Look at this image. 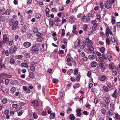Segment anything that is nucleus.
Wrapping results in <instances>:
<instances>
[{
    "instance_id": "obj_1",
    "label": "nucleus",
    "mask_w": 120,
    "mask_h": 120,
    "mask_svg": "<svg viewBox=\"0 0 120 120\" xmlns=\"http://www.w3.org/2000/svg\"><path fill=\"white\" fill-rule=\"evenodd\" d=\"M18 23V21H15L14 19L12 18H11L9 21V24L10 26H12L11 29L14 31L15 30L17 29Z\"/></svg>"
},
{
    "instance_id": "obj_2",
    "label": "nucleus",
    "mask_w": 120,
    "mask_h": 120,
    "mask_svg": "<svg viewBox=\"0 0 120 120\" xmlns=\"http://www.w3.org/2000/svg\"><path fill=\"white\" fill-rule=\"evenodd\" d=\"M31 50L32 53L35 55L38 53L39 49L38 48H37L35 45H33L32 47Z\"/></svg>"
},
{
    "instance_id": "obj_3",
    "label": "nucleus",
    "mask_w": 120,
    "mask_h": 120,
    "mask_svg": "<svg viewBox=\"0 0 120 120\" xmlns=\"http://www.w3.org/2000/svg\"><path fill=\"white\" fill-rule=\"evenodd\" d=\"M3 42L4 43H6L7 45L9 43V39L6 34L3 35Z\"/></svg>"
},
{
    "instance_id": "obj_4",
    "label": "nucleus",
    "mask_w": 120,
    "mask_h": 120,
    "mask_svg": "<svg viewBox=\"0 0 120 120\" xmlns=\"http://www.w3.org/2000/svg\"><path fill=\"white\" fill-rule=\"evenodd\" d=\"M99 67L101 68V70L102 71H104L108 67L107 64L105 63H103L100 62L99 63Z\"/></svg>"
},
{
    "instance_id": "obj_5",
    "label": "nucleus",
    "mask_w": 120,
    "mask_h": 120,
    "mask_svg": "<svg viewBox=\"0 0 120 120\" xmlns=\"http://www.w3.org/2000/svg\"><path fill=\"white\" fill-rule=\"evenodd\" d=\"M85 41L87 47H90L92 46L93 44L92 42L87 37L86 38Z\"/></svg>"
},
{
    "instance_id": "obj_6",
    "label": "nucleus",
    "mask_w": 120,
    "mask_h": 120,
    "mask_svg": "<svg viewBox=\"0 0 120 120\" xmlns=\"http://www.w3.org/2000/svg\"><path fill=\"white\" fill-rule=\"evenodd\" d=\"M17 50L16 47L14 45H13L11 47L9 50V53L10 54H12L16 51Z\"/></svg>"
},
{
    "instance_id": "obj_7",
    "label": "nucleus",
    "mask_w": 120,
    "mask_h": 120,
    "mask_svg": "<svg viewBox=\"0 0 120 120\" xmlns=\"http://www.w3.org/2000/svg\"><path fill=\"white\" fill-rule=\"evenodd\" d=\"M107 2L105 4V7L107 9H110L111 8L112 6L111 2L110 0L108 1L107 0Z\"/></svg>"
},
{
    "instance_id": "obj_8",
    "label": "nucleus",
    "mask_w": 120,
    "mask_h": 120,
    "mask_svg": "<svg viewBox=\"0 0 120 120\" xmlns=\"http://www.w3.org/2000/svg\"><path fill=\"white\" fill-rule=\"evenodd\" d=\"M102 99L104 102L107 105H108L110 102L109 98L106 97H102Z\"/></svg>"
},
{
    "instance_id": "obj_9",
    "label": "nucleus",
    "mask_w": 120,
    "mask_h": 120,
    "mask_svg": "<svg viewBox=\"0 0 120 120\" xmlns=\"http://www.w3.org/2000/svg\"><path fill=\"white\" fill-rule=\"evenodd\" d=\"M8 74L6 73H1L0 75V78L1 79H4L8 77Z\"/></svg>"
},
{
    "instance_id": "obj_10",
    "label": "nucleus",
    "mask_w": 120,
    "mask_h": 120,
    "mask_svg": "<svg viewBox=\"0 0 120 120\" xmlns=\"http://www.w3.org/2000/svg\"><path fill=\"white\" fill-rule=\"evenodd\" d=\"M23 45L24 47L28 48L31 46V43L29 42L26 41L24 42Z\"/></svg>"
},
{
    "instance_id": "obj_11",
    "label": "nucleus",
    "mask_w": 120,
    "mask_h": 120,
    "mask_svg": "<svg viewBox=\"0 0 120 120\" xmlns=\"http://www.w3.org/2000/svg\"><path fill=\"white\" fill-rule=\"evenodd\" d=\"M23 89L25 91L26 93H28L30 92V90L28 87L25 86H23L22 87Z\"/></svg>"
},
{
    "instance_id": "obj_12",
    "label": "nucleus",
    "mask_w": 120,
    "mask_h": 120,
    "mask_svg": "<svg viewBox=\"0 0 120 120\" xmlns=\"http://www.w3.org/2000/svg\"><path fill=\"white\" fill-rule=\"evenodd\" d=\"M76 111L77 113L76 115L77 116L79 117H80L81 116L82 110L81 109H77L76 110Z\"/></svg>"
},
{
    "instance_id": "obj_13",
    "label": "nucleus",
    "mask_w": 120,
    "mask_h": 120,
    "mask_svg": "<svg viewBox=\"0 0 120 120\" xmlns=\"http://www.w3.org/2000/svg\"><path fill=\"white\" fill-rule=\"evenodd\" d=\"M118 94L117 90L116 89H115L112 95V97L114 98H116L117 97Z\"/></svg>"
},
{
    "instance_id": "obj_14",
    "label": "nucleus",
    "mask_w": 120,
    "mask_h": 120,
    "mask_svg": "<svg viewBox=\"0 0 120 120\" xmlns=\"http://www.w3.org/2000/svg\"><path fill=\"white\" fill-rule=\"evenodd\" d=\"M99 80L101 81H104L106 79V76L105 75H103L99 77Z\"/></svg>"
},
{
    "instance_id": "obj_15",
    "label": "nucleus",
    "mask_w": 120,
    "mask_h": 120,
    "mask_svg": "<svg viewBox=\"0 0 120 120\" xmlns=\"http://www.w3.org/2000/svg\"><path fill=\"white\" fill-rule=\"evenodd\" d=\"M111 40L112 42L114 43L115 42L116 44L117 45H118V42L116 40H115V39L114 36H112L111 37Z\"/></svg>"
},
{
    "instance_id": "obj_16",
    "label": "nucleus",
    "mask_w": 120,
    "mask_h": 120,
    "mask_svg": "<svg viewBox=\"0 0 120 120\" xmlns=\"http://www.w3.org/2000/svg\"><path fill=\"white\" fill-rule=\"evenodd\" d=\"M29 77L31 79H33L35 77V76L34 73L31 71L29 72Z\"/></svg>"
},
{
    "instance_id": "obj_17",
    "label": "nucleus",
    "mask_w": 120,
    "mask_h": 120,
    "mask_svg": "<svg viewBox=\"0 0 120 120\" xmlns=\"http://www.w3.org/2000/svg\"><path fill=\"white\" fill-rule=\"evenodd\" d=\"M68 118L69 119L71 120H74L75 119V117L73 114H71L70 115Z\"/></svg>"
},
{
    "instance_id": "obj_18",
    "label": "nucleus",
    "mask_w": 120,
    "mask_h": 120,
    "mask_svg": "<svg viewBox=\"0 0 120 120\" xmlns=\"http://www.w3.org/2000/svg\"><path fill=\"white\" fill-rule=\"evenodd\" d=\"M110 30L109 29L108 27H107L106 28L105 35L107 37L109 36V33Z\"/></svg>"
},
{
    "instance_id": "obj_19",
    "label": "nucleus",
    "mask_w": 120,
    "mask_h": 120,
    "mask_svg": "<svg viewBox=\"0 0 120 120\" xmlns=\"http://www.w3.org/2000/svg\"><path fill=\"white\" fill-rule=\"evenodd\" d=\"M97 66V63L95 61H93L91 64V66L92 67H96Z\"/></svg>"
},
{
    "instance_id": "obj_20",
    "label": "nucleus",
    "mask_w": 120,
    "mask_h": 120,
    "mask_svg": "<svg viewBox=\"0 0 120 120\" xmlns=\"http://www.w3.org/2000/svg\"><path fill=\"white\" fill-rule=\"evenodd\" d=\"M31 103L35 106H37L39 104L38 102L36 100L33 101L32 102H31Z\"/></svg>"
},
{
    "instance_id": "obj_21",
    "label": "nucleus",
    "mask_w": 120,
    "mask_h": 120,
    "mask_svg": "<svg viewBox=\"0 0 120 120\" xmlns=\"http://www.w3.org/2000/svg\"><path fill=\"white\" fill-rule=\"evenodd\" d=\"M21 65L22 67H25L27 68L28 67V64L24 63H21Z\"/></svg>"
},
{
    "instance_id": "obj_22",
    "label": "nucleus",
    "mask_w": 120,
    "mask_h": 120,
    "mask_svg": "<svg viewBox=\"0 0 120 120\" xmlns=\"http://www.w3.org/2000/svg\"><path fill=\"white\" fill-rule=\"evenodd\" d=\"M74 74L75 75H78L79 73L78 71V69L77 68H74Z\"/></svg>"
},
{
    "instance_id": "obj_23",
    "label": "nucleus",
    "mask_w": 120,
    "mask_h": 120,
    "mask_svg": "<svg viewBox=\"0 0 120 120\" xmlns=\"http://www.w3.org/2000/svg\"><path fill=\"white\" fill-rule=\"evenodd\" d=\"M80 85L79 83L75 84L74 86H73V87L75 89L77 88L80 87Z\"/></svg>"
},
{
    "instance_id": "obj_24",
    "label": "nucleus",
    "mask_w": 120,
    "mask_h": 120,
    "mask_svg": "<svg viewBox=\"0 0 120 120\" xmlns=\"http://www.w3.org/2000/svg\"><path fill=\"white\" fill-rule=\"evenodd\" d=\"M5 16H4L1 15L0 17V20L2 22L5 21Z\"/></svg>"
},
{
    "instance_id": "obj_25",
    "label": "nucleus",
    "mask_w": 120,
    "mask_h": 120,
    "mask_svg": "<svg viewBox=\"0 0 120 120\" xmlns=\"http://www.w3.org/2000/svg\"><path fill=\"white\" fill-rule=\"evenodd\" d=\"M88 47H89V48L87 49V50L88 52L92 51H93L94 50L93 47L92 46Z\"/></svg>"
},
{
    "instance_id": "obj_26",
    "label": "nucleus",
    "mask_w": 120,
    "mask_h": 120,
    "mask_svg": "<svg viewBox=\"0 0 120 120\" xmlns=\"http://www.w3.org/2000/svg\"><path fill=\"white\" fill-rule=\"evenodd\" d=\"M44 38L41 37L38 38H37V40L39 42H41L44 40Z\"/></svg>"
},
{
    "instance_id": "obj_27",
    "label": "nucleus",
    "mask_w": 120,
    "mask_h": 120,
    "mask_svg": "<svg viewBox=\"0 0 120 120\" xmlns=\"http://www.w3.org/2000/svg\"><path fill=\"white\" fill-rule=\"evenodd\" d=\"M103 90L106 92H108L109 91L108 88L105 86H103Z\"/></svg>"
},
{
    "instance_id": "obj_28",
    "label": "nucleus",
    "mask_w": 120,
    "mask_h": 120,
    "mask_svg": "<svg viewBox=\"0 0 120 120\" xmlns=\"http://www.w3.org/2000/svg\"><path fill=\"white\" fill-rule=\"evenodd\" d=\"M96 60L97 61H98L102 62L103 61V59L102 57H99L98 58H97Z\"/></svg>"
},
{
    "instance_id": "obj_29",
    "label": "nucleus",
    "mask_w": 120,
    "mask_h": 120,
    "mask_svg": "<svg viewBox=\"0 0 120 120\" xmlns=\"http://www.w3.org/2000/svg\"><path fill=\"white\" fill-rule=\"evenodd\" d=\"M27 27L26 25L23 26L22 28V31L23 32H25L26 30Z\"/></svg>"
},
{
    "instance_id": "obj_30",
    "label": "nucleus",
    "mask_w": 120,
    "mask_h": 120,
    "mask_svg": "<svg viewBox=\"0 0 120 120\" xmlns=\"http://www.w3.org/2000/svg\"><path fill=\"white\" fill-rule=\"evenodd\" d=\"M26 103L23 102H20L19 103V104L20 106V109H22V107L24 106L25 105Z\"/></svg>"
},
{
    "instance_id": "obj_31",
    "label": "nucleus",
    "mask_w": 120,
    "mask_h": 120,
    "mask_svg": "<svg viewBox=\"0 0 120 120\" xmlns=\"http://www.w3.org/2000/svg\"><path fill=\"white\" fill-rule=\"evenodd\" d=\"M19 21H25L24 18L22 15H21L20 17L19 18Z\"/></svg>"
},
{
    "instance_id": "obj_32",
    "label": "nucleus",
    "mask_w": 120,
    "mask_h": 120,
    "mask_svg": "<svg viewBox=\"0 0 120 120\" xmlns=\"http://www.w3.org/2000/svg\"><path fill=\"white\" fill-rule=\"evenodd\" d=\"M106 43L107 45H109L110 44V41L109 38H106Z\"/></svg>"
},
{
    "instance_id": "obj_33",
    "label": "nucleus",
    "mask_w": 120,
    "mask_h": 120,
    "mask_svg": "<svg viewBox=\"0 0 120 120\" xmlns=\"http://www.w3.org/2000/svg\"><path fill=\"white\" fill-rule=\"evenodd\" d=\"M30 69L32 71H34L35 70V68L34 66L31 65L30 67Z\"/></svg>"
},
{
    "instance_id": "obj_34",
    "label": "nucleus",
    "mask_w": 120,
    "mask_h": 120,
    "mask_svg": "<svg viewBox=\"0 0 120 120\" xmlns=\"http://www.w3.org/2000/svg\"><path fill=\"white\" fill-rule=\"evenodd\" d=\"M7 99L5 98H4L2 99V102L3 104H5L7 102Z\"/></svg>"
},
{
    "instance_id": "obj_35",
    "label": "nucleus",
    "mask_w": 120,
    "mask_h": 120,
    "mask_svg": "<svg viewBox=\"0 0 120 120\" xmlns=\"http://www.w3.org/2000/svg\"><path fill=\"white\" fill-rule=\"evenodd\" d=\"M101 52L103 53H104V52L105 51V49L104 47H102L100 49Z\"/></svg>"
},
{
    "instance_id": "obj_36",
    "label": "nucleus",
    "mask_w": 120,
    "mask_h": 120,
    "mask_svg": "<svg viewBox=\"0 0 120 120\" xmlns=\"http://www.w3.org/2000/svg\"><path fill=\"white\" fill-rule=\"evenodd\" d=\"M88 57L89 59L91 60H93L94 58L95 57L94 55H91L89 56Z\"/></svg>"
},
{
    "instance_id": "obj_37",
    "label": "nucleus",
    "mask_w": 120,
    "mask_h": 120,
    "mask_svg": "<svg viewBox=\"0 0 120 120\" xmlns=\"http://www.w3.org/2000/svg\"><path fill=\"white\" fill-rule=\"evenodd\" d=\"M115 17L113 16H112V23L113 24H114L115 23Z\"/></svg>"
},
{
    "instance_id": "obj_38",
    "label": "nucleus",
    "mask_w": 120,
    "mask_h": 120,
    "mask_svg": "<svg viewBox=\"0 0 120 120\" xmlns=\"http://www.w3.org/2000/svg\"><path fill=\"white\" fill-rule=\"evenodd\" d=\"M11 12V11L10 9H8L5 11V14L7 15H9L10 14Z\"/></svg>"
},
{
    "instance_id": "obj_39",
    "label": "nucleus",
    "mask_w": 120,
    "mask_h": 120,
    "mask_svg": "<svg viewBox=\"0 0 120 120\" xmlns=\"http://www.w3.org/2000/svg\"><path fill=\"white\" fill-rule=\"evenodd\" d=\"M49 25L50 26H52L53 24V22L52 19H50L49 20Z\"/></svg>"
},
{
    "instance_id": "obj_40",
    "label": "nucleus",
    "mask_w": 120,
    "mask_h": 120,
    "mask_svg": "<svg viewBox=\"0 0 120 120\" xmlns=\"http://www.w3.org/2000/svg\"><path fill=\"white\" fill-rule=\"evenodd\" d=\"M16 89L15 87L11 88L10 90V91L11 93H14Z\"/></svg>"
},
{
    "instance_id": "obj_41",
    "label": "nucleus",
    "mask_w": 120,
    "mask_h": 120,
    "mask_svg": "<svg viewBox=\"0 0 120 120\" xmlns=\"http://www.w3.org/2000/svg\"><path fill=\"white\" fill-rule=\"evenodd\" d=\"M23 57L22 55H18L15 56V57L17 59H21Z\"/></svg>"
},
{
    "instance_id": "obj_42",
    "label": "nucleus",
    "mask_w": 120,
    "mask_h": 120,
    "mask_svg": "<svg viewBox=\"0 0 120 120\" xmlns=\"http://www.w3.org/2000/svg\"><path fill=\"white\" fill-rule=\"evenodd\" d=\"M33 31L35 33H38V29L37 28L34 27L33 29Z\"/></svg>"
},
{
    "instance_id": "obj_43",
    "label": "nucleus",
    "mask_w": 120,
    "mask_h": 120,
    "mask_svg": "<svg viewBox=\"0 0 120 120\" xmlns=\"http://www.w3.org/2000/svg\"><path fill=\"white\" fill-rule=\"evenodd\" d=\"M107 58L109 61H111L112 60V56L111 55H109L107 56Z\"/></svg>"
},
{
    "instance_id": "obj_44",
    "label": "nucleus",
    "mask_w": 120,
    "mask_h": 120,
    "mask_svg": "<svg viewBox=\"0 0 120 120\" xmlns=\"http://www.w3.org/2000/svg\"><path fill=\"white\" fill-rule=\"evenodd\" d=\"M101 111L102 113L103 114H105L106 112V111L104 108L102 109L101 110Z\"/></svg>"
},
{
    "instance_id": "obj_45",
    "label": "nucleus",
    "mask_w": 120,
    "mask_h": 120,
    "mask_svg": "<svg viewBox=\"0 0 120 120\" xmlns=\"http://www.w3.org/2000/svg\"><path fill=\"white\" fill-rule=\"evenodd\" d=\"M15 60L14 59L11 58L10 60V62L11 64H13L15 63Z\"/></svg>"
},
{
    "instance_id": "obj_46",
    "label": "nucleus",
    "mask_w": 120,
    "mask_h": 120,
    "mask_svg": "<svg viewBox=\"0 0 120 120\" xmlns=\"http://www.w3.org/2000/svg\"><path fill=\"white\" fill-rule=\"evenodd\" d=\"M60 21L59 18L58 17H56L55 18L54 21L55 22H57Z\"/></svg>"
},
{
    "instance_id": "obj_47",
    "label": "nucleus",
    "mask_w": 120,
    "mask_h": 120,
    "mask_svg": "<svg viewBox=\"0 0 120 120\" xmlns=\"http://www.w3.org/2000/svg\"><path fill=\"white\" fill-rule=\"evenodd\" d=\"M86 46V44H84V43L83 42L82 44V45H81L80 48L81 49H84Z\"/></svg>"
},
{
    "instance_id": "obj_48",
    "label": "nucleus",
    "mask_w": 120,
    "mask_h": 120,
    "mask_svg": "<svg viewBox=\"0 0 120 120\" xmlns=\"http://www.w3.org/2000/svg\"><path fill=\"white\" fill-rule=\"evenodd\" d=\"M33 116L35 119H36L38 118V115L35 113V112L33 113Z\"/></svg>"
},
{
    "instance_id": "obj_49",
    "label": "nucleus",
    "mask_w": 120,
    "mask_h": 120,
    "mask_svg": "<svg viewBox=\"0 0 120 120\" xmlns=\"http://www.w3.org/2000/svg\"><path fill=\"white\" fill-rule=\"evenodd\" d=\"M13 81L14 82H14V85H16L19 84V83L17 80H13Z\"/></svg>"
},
{
    "instance_id": "obj_50",
    "label": "nucleus",
    "mask_w": 120,
    "mask_h": 120,
    "mask_svg": "<svg viewBox=\"0 0 120 120\" xmlns=\"http://www.w3.org/2000/svg\"><path fill=\"white\" fill-rule=\"evenodd\" d=\"M108 113L109 114V115H112L113 114V112L112 111L111 109L109 110L108 111Z\"/></svg>"
},
{
    "instance_id": "obj_51",
    "label": "nucleus",
    "mask_w": 120,
    "mask_h": 120,
    "mask_svg": "<svg viewBox=\"0 0 120 120\" xmlns=\"http://www.w3.org/2000/svg\"><path fill=\"white\" fill-rule=\"evenodd\" d=\"M101 15L100 14H98L97 16V18L98 21H99L101 19Z\"/></svg>"
},
{
    "instance_id": "obj_52",
    "label": "nucleus",
    "mask_w": 120,
    "mask_h": 120,
    "mask_svg": "<svg viewBox=\"0 0 120 120\" xmlns=\"http://www.w3.org/2000/svg\"><path fill=\"white\" fill-rule=\"evenodd\" d=\"M90 106L91 105H90V104L87 102L85 105V106L86 108L89 109L90 108Z\"/></svg>"
},
{
    "instance_id": "obj_53",
    "label": "nucleus",
    "mask_w": 120,
    "mask_h": 120,
    "mask_svg": "<svg viewBox=\"0 0 120 120\" xmlns=\"http://www.w3.org/2000/svg\"><path fill=\"white\" fill-rule=\"evenodd\" d=\"M25 55L26 58H30V53H26L25 54Z\"/></svg>"
},
{
    "instance_id": "obj_54",
    "label": "nucleus",
    "mask_w": 120,
    "mask_h": 120,
    "mask_svg": "<svg viewBox=\"0 0 120 120\" xmlns=\"http://www.w3.org/2000/svg\"><path fill=\"white\" fill-rule=\"evenodd\" d=\"M47 112L45 111H43L41 113V115L43 116H44L46 115Z\"/></svg>"
},
{
    "instance_id": "obj_55",
    "label": "nucleus",
    "mask_w": 120,
    "mask_h": 120,
    "mask_svg": "<svg viewBox=\"0 0 120 120\" xmlns=\"http://www.w3.org/2000/svg\"><path fill=\"white\" fill-rule=\"evenodd\" d=\"M114 103L113 102L110 104V106L111 108L112 109H113L114 107Z\"/></svg>"
},
{
    "instance_id": "obj_56",
    "label": "nucleus",
    "mask_w": 120,
    "mask_h": 120,
    "mask_svg": "<svg viewBox=\"0 0 120 120\" xmlns=\"http://www.w3.org/2000/svg\"><path fill=\"white\" fill-rule=\"evenodd\" d=\"M100 7L101 9H103L104 8V5L103 4L102 2H101L100 3Z\"/></svg>"
},
{
    "instance_id": "obj_57",
    "label": "nucleus",
    "mask_w": 120,
    "mask_h": 120,
    "mask_svg": "<svg viewBox=\"0 0 120 120\" xmlns=\"http://www.w3.org/2000/svg\"><path fill=\"white\" fill-rule=\"evenodd\" d=\"M80 77L81 76L79 74L78 75L76 78V79L77 80V81H78L80 80Z\"/></svg>"
},
{
    "instance_id": "obj_58",
    "label": "nucleus",
    "mask_w": 120,
    "mask_h": 120,
    "mask_svg": "<svg viewBox=\"0 0 120 120\" xmlns=\"http://www.w3.org/2000/svg\"><path fill=\"white\" fill-rule=\"evenodd\" d=\"M36 17L37 19H39L41 17V15L39 14H35Z\"/></svg>"
},
{
    "instance_id": "obj_59",
    "label": "nucleus",
    "mask_w": 120,
    "mask_h": 120,
    "mask_svg": "<svg viewBox=\"0 0 120 120\" xmlns=\"http://www.w3.org/2000/svg\"><path fill=\"white\" fill-rule=\"evenodd\" d=\"M65 34V30L64 29H62V34L61 35L62 36H64Z\"/></svg>"
},
{
    "instance_id": "obj_60",
    "label": "nucleus",
    "mask_w": 120,
    "mask_h": 120,
    "mask_svg": "<svg viewBox=\"0 0 120 120\" xmlns=\"http://www.w3.org/2000/svg\"><path fill=\"white\" fill-rule=\"evenodd\" d=\"M109 67L111 70H113L114 69V67L112 65L111 63L109 65Z\"/></svg>"
},
{
    "instance_id": "obj_61",
    "label": "nucleus",
    "mask_w": 120,
    "mask_h": 120,
    "mask_svg": "<svg viewBox=\"0 0 120 120\" xmlns=\"http://www.w3.org/2000/svg\"><path fill=\"white\" fill-rule=\"evenodd\" d=\"M36 35L38 37H41L42 36L43 34L40 32H38L36 34Z\"/></svg>"
},
{
    "instance_id": "obj_62",
    "label": "nucleus",
    "mask_w": 120,
    "mask_h": 120,
    "mask_svg": "<svg viewBox=\"0 0 120 120\" xmlns=\"http://www.w3.org/2000/svg\"><path fill=\"white\" fill-rule=\"evenodd\" d=\"M64 51L63 50H60L58 52V53L60 54H62L64 53Z\"/></svg>"
},
{
    "instance_id": "obj_63",
    "label": "nucleus",
    "mask_w": 120,
    "mask_h": 120,
    "mask_svg": "<svg viewBox=\"0 0 120 120\" xmlns=\"http://www.w3.org/2000/svg\"><path fill=\"white\" fill-rule=\"evenodd\" d=\"M13 41L12 40H9V45L10 46L12 45V44L13 43Z\"/></svg>"
},
{
    "instance_id": "obj_64",
    "label": "nucleus",
    "mask_w": 120,
    "mask_h": 120,
    "mask_svg": "<svg viewBox=\"0 0 120 120\" xmlns=\"http://www.w3.org/2000/svg\"><path fill=\"white\" fill-rule=\"evenodd\" d=\"M97 91V89L95 87H93L91 89V91L93 92H94L96 91Z\"/></svg>"
}]
</instances>
